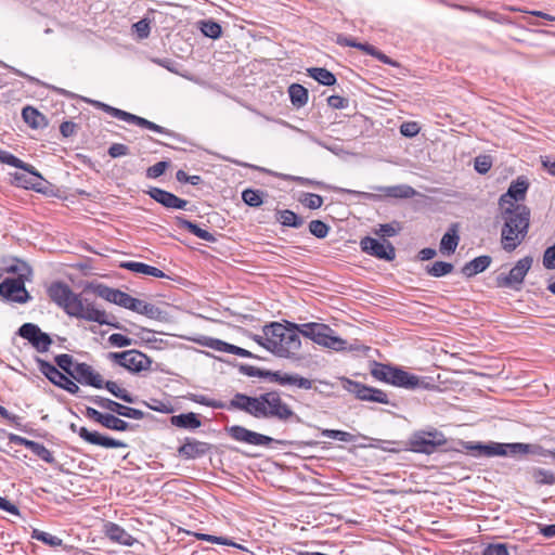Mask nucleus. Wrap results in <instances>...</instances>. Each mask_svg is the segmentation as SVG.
Returning a JSON list of instances; mask_svg holds the SVG:
<instances>
[{
  "instance_id": "17",
  "label": "nucleus",
  "mask_w": 555,
  "mask_h": 555,
  "mask_svg": "<svg viewBox=\"0 0 555 555\" xmlns=\"http://www.w3.org/2000/svg\"><path fill=\"white\" fill-rule=\"evenodd\" d=\"M69 428L72 431L77 433L82 440L90 444L100 446L106 449L127 448V443L124 441L104 436L98 431H90L86 427L77 428L75 424H70Z\"/></svg>"
},
{
  "instance_id": "11",
  "label": "nucleus",
  "mask_w": 555,
  "mask_h": 555,
  "mask_svg": "<svg viewBox=\"0 0 555 555\" xmlns=\"http://www.w3.org/2000/svg\"><path fill=\"white\" fill-rule=\"evenodd\" d=\"M341 380L344 389L354 395V397L359 400L377 402L383 404L389 403L387 393L382 389L366 386L362 383L354 382L347 377L341 378Z\"/></svg>"
},
{
  "instance_id": "23",
  "label": "nucleus",
  "mask_w": 555,
  "mask_h": 555,
  "mask_svg": "<svg viewBox=\"0 0 555 555\" xmlns=\"http://www.w3.org/2000/svg\"><path fill=\"white\" fill-rule=\"evenodd\" d=\"M209 450V444L195 439L186 438L185 442L179 447V456L193 460L205 455Z\"/></svg>"
},
{
  "instance_id": "7",
  "label": "nucleus",
  "mask_w": 555,
  "mask_h": 555,
  "mask_svg": "<svg viewBox=\"0 0 555 555\" xmlns=\"http://www.w3.org/2000/svg\"><path fill=\"white\" fill-rule=\"evenodd\" d=\"M107 359L132 373L149 370L152 364V360L146 354L135 349L109 352Z\"/></svg>"
},
{
  "instance_id": "38",
  "label": "nucleus",
  "mask_w": 555,
  "mask_h": 555,
  "mask_svg": "<svg viewBox=\"0 0 555 555\" xmlns=\"http://www.w3.org/2000/svg\"><path fill=\"white\" fill-rule=\"evenodd\" d=\"M395 370L396 366H392L390 364L374 362L371 369V375L379 382L392 385V375Z\"/></svg>"
},
{
  "instance_id": "44",
  "label": "nucleus",
  "mask_w": 555,
  "mask_h": 555,
  "mask_svg": "<svg viewBox=\"0 0 555 555\" xmlns=\"http://www.w3.org/2000/svg\"><path fill=\"white\" fill-rule=\"evenodd\" d=\"M31 538L51 547H59L63 544L62 539H60L59 537L39 529H34L31 531Z\"/></svg>"
},
{
  "instance_id": "46",
  "label": "nucleus",
  "mask_w": 555,
  "mask_h": 555,
  "mask_svg": "<svg viewBox=\"0 0 555 555\" xmlns=\"http://www.w3.org/2000/svg\"><path fill=\"white\" fill-rule=\"evenodd\" d=\"M263 195L262 191L247 189L243 191L242 199L250 207H259L263 203Z\"/></svg>"
},
{
  "instance_id": "58",
  "label": "nucleus",
  "mask_w": 555,
  "mask_h": 555,
  "mask_svg": "<svg viewBox=\"0 0 555 555\" xmlns=\"http://www.w3.org/2000/svg\"><path fill=\"white\" fill-rule=\"evenodd\" d=\"M0 162L15 168H25L24 162L15 155L0 149Z\"/></svg>"
},
{
  "instance_id": "56",
  "label": "nucleus",
  "mask_w": 555,
  "mask_h": 555,
  "mask_svg": "<svg viewBox=\"0 0 555 555\" xmlns=\"http://www.w3.org/2000/svg\"><path fill=\"white\" fill-rule=\"evenodd\" d=\"M190 399L193 402H196V403H199L202 405L209 406V408H212V409H224L225 408V404L223 402L217 401V400H214V399H209V398H207L204 395L192 393L190 396Z\"/></svg>"
},
{
  "instance_id": "31",
  "label": "nucleus",
  "mask_w": 555,
  "mask_h": 555,
  "mask_svg": "<svg viewBox=\"0 0 555 555\" xmlns=\"http://www.w3.org/2000/svg\"><path fill=\"white\" fill-rule=\"evenodd\" d=\"M373 190L380 191L386 196L395 198H411L416 195V191L406 184L395 186H374Z\"/></svg>"
},
{
  "instance_id": "41",
  "label": "nucleus",
  "mask_w": 555,
  "mask_h": 555,
  "mask_svg": "<svg viewBox=\"0 0 555 555\" xmlns=\"http://www.w3.org/2000/svg\"><path fill=\"white\" fill-rule=\"evenodd\" d=\"M288 94L292 104L297 108L305 106L308 102V90L299 83L291 85L288 88Z\"/></svg>"
},
{
  "instance_id": "52",
  "label": "nucleus",
  "mask_w": 555,
  "mask_h": 555,
  "mask_svg": "<svg viewBox=\"0 0 555 555\" xmlns=\"http://www.w3.org/2000/svg\"><path fill=\"white\" fill-rule=\"evenodd\" d=\"M401 227L399 222L379 224L378 229L374 230V233L382 237H391L399 233Z\"/></svg>"
},
{
  "instance_id": "59",
  "label": "nucleus",
  "mask_w": 555,
  "mask_h": 555,
  "mask_svg": "<svg viewBox=\"0 0 555 555\" xmlns=\"http://www.w3.org/2000/svg\"><path fill=\"white\" fill-rule=\"evenodd\" d=\"M315 80L324 86H332L336 82L333 72H308Z\"/></svg>"
},
{
  "instance_id": "15",
  "label": "nucleus",
  "mask_w": 555,
  "mask_h": 555,
  "mask_svg": "<svg viewBox=\"0 0 555 555\" xmlns=\"http://www.w3.org/2000/svg\"><path fill=\"white\" fill-rule=\"evenodd\" d=\"M85 415L93 421L102 425L103 427L116 430V431H127L131 430L133 426L129 424L128 422L119 418L118 416L112 414V413H102L98 411L94 408L87 406Z\"/></svg>"
},
{
  "instance_id": "43",
  "label": "nucleus",
  "mask_w": 555,
  "mask_h": 555,
  "mask_svg": "<svg viewBox=\"0 0 555 555\" xmlns=\"http://www.w3.org/2000/svg\"><path fill=\"white\" fill-rule=\"evenodd\" d=\"M87 399L99 408L111 411L112 414L116 413L118 415L121 406V403L101 396H90Z\"/></svg>"
},
{
  "instance_id": "48",
  "label": "nucleus",
  "mask_w": 555,
  "mask_h": 555,
  "mask_svg": "<svg viewBox=\"0 0 555 555\" xmlns=\"http://www.w3.org/2000/svg\"><path fill=\"white\" fill-rule=\"evenodd\" d=\"M532 477L538 485H554L555 474L544 468H535Z\"/></svg>"
},
{
  "instance_id": "63",
  "label": "nucleus",
  "mask_w": 555,
  "mask_h": 555,
  "mask_svg": "<svg viewBox=\"0 0 555 555\" xmlns=\"http://www.w3.org/2000/svg\"><path fill=\"white\" fill-rule=\"evenodd\" d=\"M482 555H508V551L505 544L495 543L487 545Z\"/></svg>"
},
{
  "instance_id": "16",
  "label": "nucleus",
  "mask_w": 555,
  "mask_h": 555,
  "mask_svg": "<svg viewBox=\"0 0 555 555\" xmlns=\"http://www.w3.org/2000/svg\"><path fill=\"white\" fill-rule=\"evenodd\" d=\"M17 333L21 337L27 339L39 352L48 351L52 344L51 337L34 323H24Z\"/></svg>"
},
{
  "instance_id": "12",
  "label": "nucleus",
  "mask_w": 555,
  "mask_h": 555,
  "mask_svg": "<svg viewBox=\"0 0 555 555\" xmlns=\"http://www.w3.org/2000/svg\"><path fill=\"white\" fill-rule=\"evenodd\" d=\"M392 377V386L404 388L408 390H430L436 388V385L434 384L430 377H421L415 374L409 373L408 371H404L403 369L398 366H396Z\"/></svg>"
},
{
  "instance_id": "5",
  "label": "nucleus",
  "mask_w": 555,
  "mask_h": 555,
  "mask_svg": "<svg viewBox=\"0 0 555 555\" xmlns=\"http://www.w3.org/2000/svg\"><path fill=\"white\" fill-rule=\"evenodd\" d=\"M11 270L18 272V276L5 279L0 283V296L14 302L26 304L31 297L25 287V281L29 280L31 270L25 262L21 264V268L13 267Z\"/></svg>"
},
{
  "instance_id": "20",
  "label": "nucleus",
  "mask_w": 555,
  "mask_h": 555,
  "mask_svg": "<svg viewBox=\"0 0 555 555\" xmlns=\"http://www.w3.org/2000/svg\"><path fill=\"white\" fill-rule=\"evenodd\" d=\"M93 293L96 296L105 299L106 301L115 304L126 309H130V306L134 298L120 289L112 288L104 284L95 285L93 287Z\"/></svg>"
},
{
  "instance_id": "60",
  "label": "nucleus",
  "mask_w": 555,
  "mask_h": 555,
  "mask_svg": "<svg viewBox=\"0 0 555 555\" xmlns=\"http://www.w3.org/2000/svg\"><path fill=\"white\" fill-rule=\"evenodd\" d=\"M118 415L138 421L145 417V413L143 411L124 404H121Z\"/></svg>"
},
{
  "instance_id": "4",
  "label": "nucleus",
  "mask_w": 555,
  "mask_h": 555,
  "mask_svg": "<svg viewBox=\"0 0 555 555\" xmlns=\"http://www.w3.org/2000/svg\"><path fill=\"white\" fill-rule=\"evenodd\" d=\"M254 417L275 420L281 423H299L301 420L297 413L282 400L279 390H271L256 396Z\"/></svg>"
},
{
  "instance_id": "53",
  "label": "nucleus",
  "mask_w": 555,
  "mask_h": 555,
  "mask_svg": "<svg viewBox=\"0 0 555 555\" xmlns=\"http://www.w3.org/2000/svg\"><path fill=\"white\" fill-rule=\"evenodd\" d=\"M132 31L138 39L143 40L150 36L151 26L147 18H142L132 25Z\"/></svg>"
},
{
  "instance_id": "47",
  "label": "nucleus",
  "mask_w": 555,
  "mask_h": 555,
  "mask_svg": "<svg viewBox=\"0 0 555 555\" xmlns=\"http://www.w3.org/2000/svg\"><path fill=\"white\" fill-rule=\"evenodd\" d=\"M240 372L250 377H260L271 380V375L273 371L262 370L253 365L243 364L240 366Z\"/></svg>"
},
{
  "instance_id": "40",
  "label": "nucleus",
  "mask_w": 555,
  "mask_h": 555,
  "mask_svg": "<svg viewBox=\"0 0 555 555\" xmlns=\"http://www.w3.org/2000/svg\"><path fill=\"white\" fill-rule=\"evenodd\" d=\"M103 388H105L109 393L114 397L127 402V403H135L137 397L132 396L127 389L120 387L116 382L113 380H104Z\"/></svg>"
},
{
  "instance_id": "19",
  "label": "nucleus",
  "mask_w": 555,
  "mask_h": 555,
  "mask_svg": "<svg viewBox=\"0 0 555 555\" xmlns=\"http://www.w3.org/2000/svg\"><path fill=\"white\" fill-rule=\"evenodd\" d=\"M70 377L81 385L91 386L96 389H102L104 385L102 375L85 362L75 364Z\"/></svg>"
},
{
  "instance_id": "14",
  "label": "nucleus",
  "mask_w": 555,
  "mask_h": 555,
  "mask_svg": "<svg viewBox=\"0 0 555 555\" xmlns=\"http://www.w3.org/2000/svg\"><path fill=\"white\" fill-rule=\"evenodd\" d=\"M529 183L525 178H517L508 186L507 191L499 198V207L525 206L521 202L526 198Z\"/></svg>"
},
{
  "instance_id": "32",
  "label": "nucleus",
  "mask_w": 555,
  "mask_h": 555,
  "mask_svg": "<svg viewBox=\"0 0 555 555\" xmlns=\"http://www.w3.org/2000/svg\"><path fill=\"white\" fill-rule=\"evenodd\" d=\"M23 120L33 129L47 127L46 117L35 107L26 106L22 111Z\"/></svg>"
},
{
  "instance_id": "21",
  "label": "nucleus",
  "mask_w": 555,
  "mask_h": 555,
  "mask_svg": "<svg viewBox=\"0 0 555 555\" xmlns=\"http://www.w3.org/2000/svg\"><path fill=\"white\" fill-rule=\"evenodd\" d=\"M147 194L158 204L169 209H186L189 202L180 198L173 193L159 188H151Z\"/></svg>"
},
{
  "instance_id": "61",
  "label": "nucleus",
  "mask_w": 555,
  "mask_h": 555,
  "mask_svg": "<svg viewBox=\"0 0 555 555\" xmlns=\"http://www.w3.org/2000/svg\"><path fill=\"white\" fill-rule=\"evenodd\" d=\"M108 343L114 347L122 348L131 346L133 344V339L122 334L115 333L108 337Z\"/></svg>"
},
{
  "instance_id": "34",
  "label": "nucleus",
  "mask_w": 555,
  "mask_h": 555,
  "mask_svg": "<svg viewBox=\"0 0 555 555\" xmlns=\"http://www.w3.org/2000/svg\"><path fill=\"white\" fill-rule=\"evenodd\" d=\"M294 328L298 335L301 334L302 336L315 343L320 336V333L322 331H326V324L310 322L304 324H294Z\"/></svg>"
},
{
  "instance_id": "42",
  "label": "nucleus",
  "mask_w": 555,
  "mask_h": 555,
  "mask_svg": "<svg viewBox=\"0 0 555 555\" xmlns=\"http://www.w3.org/2000/svg\"><path fill=\"white\" fill-rule=\"evenodd\" d=\"M198 24L205 37L218 39L222 34L221 25L212 20H203L199 21Z\"/></svg>"
},
{
  "instance_id": "25",
  "label": "nucleus",
  "mask_w": 555,
  "mask_h": 555,
  "mask_svg": "<svg viewBox=\"0 0 555 555\" xmlns=\"http://www.w3.org/2000/svg\"><path fill=\"white\" fill-rule=\"evenodd\" d=\"M315 344L335 351H340L346 349L347 341L336 336L335 332L326 325V331L320 333Z\"/></svg>"
},
{
  "instance_id": "6",
  "label": "nucleus",
  "mask_w": 555,
  "mask_h": 555,
  "mask_svg": "<svg viewBox=\"0 0 555 555\" xmlns=\"http://www.w3.org/2000/svg\"><path fill=\"white\" fill-rule=\"evenodd\" d=\"M446 443L444 434L431 427L413 431L408 440V449L415 453L429 455Z\"/></svg>"
},
{
  "instance_id": "64",
  "label": "nucleus",
  "mask_w": 555,
  "mask_h": 555,
  "mask_svg": "<svg viewBox=\"0 0 555 555\" xmlns=\"http://www.w3.org/2000/svg\"><path fill=\"white\" fill-rule=\"evenodd\" d=\"M543 266L546 269H555V244L544 251Z\"/></svg>"
},
{
  "instance_id": "57",
  "label": "nucleus",
  "mask_w": 555,
  "mask_h": 555,
  "mask_svg": "<svg viewBox=\"0 0 555 555\" xmlns=\"http://www.w3.org/2000/svg\"><path fill=\"white\" fill-rule=\"evenodd\" d=\"M300 202L309 209H318L323 205V197L318 194L306 193Z\"/></svg>"
},
{
  "instance_id": "54",
  "label": "nucleus",
  "mask_w": 555,
  "mask_h": 555,
  "mask_svg": "<svg viewBox=\"0 0 555 555\" xmlns=\"http://www.w3.org/2000/svg\"><path fill=\"white\" fill-rule=\"evenodd\" d=\"M31 452L48 464H55L56 460L52 452L49 451L42 443L36 442Z\"/></svg>"
},
{
  "instance_id": "49",
  "label": "nucleus",
  "mask_w": 555,
  "mask_h": 555,
  "mask_svg": "<svg viewBox=\"0 0 555 555\" xmlns=\"http://www.w3.org/2000/svg\"><path fill=\"white\" fill-rule=\"evenodd\" d=\"M56 365L65 372L67 375L73 374V369L77 362H74V359L70 354L62 353L54 358Z\"/></svg>"
},
{
  "instance_id": "22",
  "label": "nucleus",
  "mask_w": 555,
  "mask_h": 555,
  "mask_svg": "<svg viewBox=\"0 0 555 555\" xmlns=\"http://www.w3.org/2000/svg\"><path fill=\"white\" fill-rule=\"evenodd\" d=\"M488 450L486 451V456H495V455H516V454H527L529 452V444L526 443H498L491 442L488 443Z\"/></svg>"
},
{
  "instance_id": "45",
  "label": "nucleus",
  "mask_w": 555,
  "mask_h": 555,
  "mask_svg": "<svg viewBox=\"0 0 555 555\" xmlns=\"http://www.w3.org/2000/svg\"><path fill=\"white\" fill-rule=\"evenodd\" d=\"M454 267L450 262L436 261L431 266L426 267V272L434 278L444 276L453 271Z\"/></svg>"
},
{
  "instance_id": "1",
  "label": "nucleus",
  "mask_w": 555,
  "mask_h": 555,
  "mask_svg": "<svg viewBox=\"0 0 555 555\" xmlns=\"http://www.w3.org/2000/svg\"><path fill=\"white\" fill-rule=\"evenodd\" d=\"M48 295L69 317L119 330L124 328L119 323L113 321L114 317L98 309L93 302L83 299L81 295L74 293L66 283L53 282L48 288Z\"/></svg>"
},
{
  "instance_id": "35",
  "label": "nucleus",
  "mask_w": 555,
  "mask_h": 555,
  "mask_svg": "<svg viewBox=\"0 0 555 555\" xmlns=\"http://www.w3.org/2000/svg\"><path fill=\"white\" fill-rule=\"evenodd\" d=\"M208 347L222 352H228L231 354H235L243 358H251L253 353L244 348H241L235 345L228 344L225 341H222L220 339H210V343L208 344Z\"/></svg>"
},
{
  "instance_id": "39",
  "label": "nucleus",
  "mask_w": 555,
  "mask_h": 555,
  "mask_svg": "<svg viewBox=\"0 0 555 555\" xmlns=\"http://www.w3.org/2000/svg\"><path fill=\"white\" fill-rule=\"evenodd\" d=\"M276 220L284 227H291L295 229L300 228L305 222L302 217L298 216L289 209L278 210Z\"/></svg>"
},
{
  "instance_id": "27",
  "label": "nucleus",
  "mask_w": 555,
  "mask_h": 555,
  "mask_svg": "<svg viewBox=\"0 0 555 555\" xmlns=\"http://www.w3.org/2000/svg\"><path fill=\"white\" fill-rule=\"evenodd\" d=\"M229 410H240L254 416L256 408V397H250L241 392L234 395L229 405L225 406Z\"/></svg>"
},
{
  "instance_id": "24",
  "label": "nucleus",
  "mask_w": 555,
  "mask_h": 555,
  "mask_svg": "<svg viewBox=\"0 0 555 555\" xmlns=\"http://www.w3.org/2000/svg\"><path fill=\"white\" fill-rule=\"evenodd\" d=\"M104 533L105 535L112 540L113 542L126 545V546H132L135 543V539L127 532L122 527L115 522H106L104 525Z\"/></svg>"
},
{
  "instance_id": "51",
  "label": "nucleus",
  "mask_w": 555,
  "mask_h": 555,
  "mask_svg": "<svg viewBox=\"0 0 555 555\" xmlns=\"http://www.w3.org/2000/svg\"><path fill=\"white\" fill-rule=\"evenodd\" d=\"M143 404L153 411L169 414L173 412V406L169 401H162L158 399H151L150 401H143Z\"/></svg>"
},
{
  "instance_id": "3",
  "label": "nucleus",
  "mask_w": 555,
  "mask_h": 555,
  "mask_svg": "<svg viewBox=\"0 0 555 555\" xmlns=\"http://www.w3.org/2000/svg\"><path fill=\"white\" fill-rule=\"evenodd\" d=\"M285 326L279 322L264 325L262 331L266 338L267 350L281 358H296L301 347V340L294 328V323L287 322Z\"/></svg>"
},
{
  "instance_id": "33",
  "label": "nucleus",
  "mask_w": 555,
  "mask_h": 555,
  "mask_svg": "<svg viewBox=\"0 0 555 555\" xmlns=\"http://www.w3.org/2000/svg\"><path fill=\"white\" fill-rule=\"evenodd\" d=\"M170 423L176 427L185 429H196L202 425L197 414L193 412L173 415L170 418Z\"/></svg>"
},
{
  "instance_id": "55",
  "label": "nucleus",
  "mask_w": 555,
  "mask_h": 555,
  "mask_svg": "<svg viewBox=\"0 0 555 555\" xmlns=\"http://www.w3.org/2000/svg\"><path fill=\"white\" fill-rule=\"evenodd\" d=\"M309 232L318 238H324L330 232V227L321 220H312L309 223Z\"/></svg>"
},
{
  "instance_id": "10",
  "label": "nucleus",
  "mask_w": 555,
  "mask_h": 555,
  "mask_svg": "<svg viewBox=\"0 0 555 555\" xmlns=\"http://www.w3.org/2000/svg\"><path fill=\"white\" fill-rule=\"evenodd\" d=\"M533 259L530 256H526L519 259L516 264L511 269L508 274H499L495 278L498 287H509L516 291L520 289L525 276L532 266Z\"/></svg>"
},
{
  "instance_id": "26",
  "label": "nucleus",
  "mask_w": 555,
  "mask_h": 555,
  "mask_svg": "<svg viewBox=\"0 0 555 555\" xmlns=\"http://www.w3.org/2000/svg\"><path fill=\"white\" fill-rule=\"evenodd\" d=\"M491 262H492V258L490 256L482 255V256L476 257L473 260L466 262L463 266L461 272L466 278H473L476 274L481 273L485 270H487L489 268V266L491 264Z\"/></svg>"
},
{
  "instance_id": "13",
  "label": "nucleus",
  "mask_w": 555,
  "mask_h": 555,
  "mask_svg": "<svg viewBox=\"0 0 555 555\" xmlns=\"http://www.w3.org/2000/svg\"><path fill=\"white\" fill-rule=\"evenodd\" d=\"M360 247L365 254L382 260L391 261L396 257L393 245L386 240L380 242L371 236H365L360 241Z\"/></svg>"
},
{
  "instance_id": "28",
  "label": "nucleus",
  "mask_w": 555,
  "mask_h": 555,
  "mask_svg": "<svg viewBox=\"0 0 555 555\" xmlns=\"http://www.w3.org/2000/svg\"><path fill=\"white\" fill-rule=\"evenodd\" d=\"M120 268L134 272L137 274L151 275L155 278H167V275L156 267H152L150 264L138 262V261H122L120 263Z\"/></svg>"
},
{
  "instance_id": "50",
  "label": "nucleus",
  "mask_w": 555,
  "mask_h": 555,
  "mask_svg": "<svg viewBox=\"0 0 555 555\" xmlns=\"http://www.w3.org/2000/svg\"><path fill=\"white\" fill-rule=\"evenodd\" d=\"M322 436L331 439H336L343 442L356 441V437L352 434L338 429H323Z\"/></svg>"
},
{
  "instance_id": "37",
  "label": "nucleus",
  "mask_w": 555,
  "mask_h": 555,
  "mask_svg": "<svg viewBox=\"0 0 555 555\" xmlns=\"http://www.w3.org/2000/svg\"><path fill=\"white\" fill-rule=\"evenodd\" d=\"M459 241L456 224H453L440 241V251L448 255L453 254L459 245Z\"/></svg>"
},
{
  "instance_id": "30",
  "label": "nucleus",
  "mask_w": 555,
  "mask_h": 555,
  "mask_svg": "<svg viewBox=\"0 0 555 555\" xmlns=\"http://www.w3.org/2000/svg\"><path fill=\"white\" fill-rule=\"evenodd\" d=\"M129 310L154 320H159L163 314V311L155 305L145 302L138 298H133Z\"/></svg>"
},
{
  "instance_id": "9",
  "label": "nucleus",
  "mask_w": 555,
  "mask_h": 555,
  "mask_svg": "<svg viewBox=\"0 0 555 555\" xmlns=\"http://www.w3.org/2000/svg\"><path fill=\"white\" fill-rule=\"evenodd\" d=\"M93 104L95 106L102 108L104 112L108 113L113 117L118 118L120 120H124V121H127L130 124H134L139 127L146 128L149 130H152V131H155L158 133L172 135V132L170 130H168L153 121H150L143 117H140L134 114L128 113L126 111L109 106V105L99 102V101H94Z\"/></svg>"
},
{
  "instance_id": "8",
  "label": "nucleus",
  "mask_w": 555,
  "mask_h": 555,
  "mask_svg": "<svg viewBox=\"0 0 555 555\" xmlns=\"http://www.w3.org/2000/svg\"><path fill=\"white\" fill-rule=\"evenodd\" d=\"M37 363L40 373L43 374L52 384L66 390L70 395H78L80 392L79 386L65 372L60 371L50 362L39 358L37 359Z\"/></svg>"
},
{
  "instance_id": "29",
  "label": "nucleus",
  "mask_w": 555,
  "mask_h": 555,
  "mask_svg": "<svg viewBox=\"0 0 555 555\" xmlns=\"http://www.w3.org/2000/svg\"><path fill=\"white\" fill-rule=\"evenodd\" d=\"M175 222L179 228L186 229L190 233L197 236L198 238H202V240H204L206 242H210V243L216 242V237L214 234H211L207 230L199 228L197 224L186 220L185 218H183L181 216H177L175 218Z\"/></svg>"
},
{
  "instance_id": "36",
  "label": "nucleus",
  "mask_w": 555,
  "mask_h": 555,
  "mask_svg": "<svg viewBox=\"0 0 555 555\" xmlns=\"http://www.w3.org/2000/svg\"><path fill=\"white\" fill-rule=\"evenodd\" d=\"M347 44L351 46V47H357V48L365 51L367 54L376 57L377 60H379L382 63H384L386 65H389V66H392V67H401L402 66L400 63H398L395 60L390 59L389 56L384 54L382 51L377 50L372 44H369V43H354V42H351V41H347Z\"/></svg>"
},
{
  "instance_id": "18",
  "label": "nucleus",
  "mask_w": 555,
  "mask_h": 555,
  "mask_svg": "<svg viewBox=\"0 0 555 555\" xmlns=\"http://www.w3.org/2000/svg\"><path fill=\"white\" fill-rule=\"evenodd\" d=\"M227 431L232 439L251 446L268 447L274 441V439L269 436L249 430L244 426L240 425H233L231 427H228Z\"/></svg>"
},
{
  "instance_id": "62",
  "label": "nucleus",
  "mask_w": 555,
  "mask_h": 555,
  "mask_svg": "<svg viewBox=\"0 0 555 555\" xmlns=\"http://www.w3.org/2000/svg\"><path fill=\"white\" fill-rule=\"evenodd\" d=\"M169 163L168 162H158L155 165L151 166L146 170V177L151 179H155L160 177L166 169L168 168Z\"/></svg>"
},
{
  "instance_id": "2",
  "label": "nucleus",
  "mask_w": 555,
  "mask_h": 555,
  "mask_svg": "<svg viewBox=\"0 0 555 555\" xmlns=\"http://www.w3.org/2000/svg\"><path fill=\"white\" fill-rule=\"evenodd\" d=\"M503 220L501 244L505 251L515 250L526 238L530 225V209L527 206L499 207Z\"/></svg>"
}]
</instances>
